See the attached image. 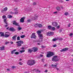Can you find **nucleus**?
I'll use <instances>...</instances> for the list:
<instances>
[{"mask_svg": "<svg viewBox=\"0 0 73 73\" xmlns=\"http://www.w3.org/2000/svg\"><path fill=\"white\" fill-rule=\"evenodd\" d=\"M52 61H58V59L57 56H54L52 59Z\"/></svg>", "mask_w": 73, "mask_h": 73, "instance_id": "4", "label": "nucleus"}, {"mask_svg": "<svg viewBox=\"0 0 73 73\" xmlns=\"http://www.w3.org/2000/svg\"><path fill=\"white\" fill-rule=\"evenodd\" d=\"M44 61H45V60L44 59H42V62H44Z\"/></svg>", "mask_w": 73, "mask_h": 73, "instance_id": "55", "label": "nucleus"}, {"mask_svg": "<svg viewBox=\"0 0 73 73\" xmlns=\"http://www.w3.org/2000/svg\"><path fill=\"white\" fill-rule=\"evenodd\" d=\"M51 30H52V31H54V30H55V27H51Z\"/></svg>", "mask_w": 73, "mask_h": 73, "instance_id": "24", "label": "nucleus"}, {"mask_svg": "<svg viewBox=\"0 0 73 73\" xmlns=\"http://www.w3.org/2000/svg\"><path fill=\"white\" fill-rule=\"evenodd\" d=\"M64 51V48H63L61 50H60V52H62Z\"/></svg>", "mask_w": 73, "mask_h": 73, "instance_id": "45", "label": "nucleus"}, {"mask_svg": "<svg viewBox=\"0 0 73 73\" xmlns=\"http://www.w3.org/2000/svg\"><path fill=\"white\" fill-rule=\"evenodd\" d=\"M9 31H12V32H13L15 31V29L13 28H11L9 29Z\"/></svg>", "mask_w": 73, "mask_h": 73, "instance_id": "16", "label": "nucleus"}, {"mask_svg": "<svg viewBox=\"0 0 73 73\" xmlns=\"http://www.w3.org/2000/svg\"><path fill=\"white\" fill-rule=\"evenodd\" d=\"M36 35H35V33H33L32 34L31 36V38H35L36 39Z\"/></svg>", "mask_w": 73, "mask_h": 73, "instance_id": "5", "label": "nucleus"}, {"mask_svg": "<svg viewBox=\"0 0 73 73\" xmlns=\"http://www.w3.org/2000/svg\"><path fill=\"white\" fill-rule=\"evenodd\" d=\"M48 28L49 29H50V30H51V29L52 28V27L51 26H48Z\"/></svg>", "mask_w": 73, "mask_h": 73, "instance_id": "28", "label": "nucleus"}, {"mask_svg": "<svg viewBox=\"0 0 73 73\" xmlns=\"http://www.w3.org/2000/svg\"><path fill=\"white\" fill-rule=\"evenodd\" d=\"M21 49L22 50H24V47H22L21 48Z\"/></svg>", "mask_w": 73, "mask_h": 73, "instance_id": "52", "label": "nucleus"}, {"mask_svg": "<svg viewBox=\"0 0 73 73\" xmlns=\"http://www.w3.org/2000/svg\"><path fill=\"white\" fill-rule=\"evenodd\" d=\"M52 25L54 27H56L58 25V23L56 22H54L52 23Z\"/></svg>", "mask_w": 73, "mask_h": 73, "instance_id": "8", "label": "nucleus"}, {"mask_svg": "<svg viewBox=\"0 0 73 73\" xmlns=\"http://www.w3.org/2000/svg\"><path fill=\"white\" fill-rule=\"evenodd\" d=\"M44 72H45V73H47V72H48V70H45V71H44Z\"/></svg>", "mask_w": 73, "mask_h": 73, "instance_id": "59", "label": "nucleus"}, {"mask_svg": "<svg viewBox=\"0 0 73 73\" xmlns=\"http://www.w3.org/2000/svg\"><path fill=\"white\" fill-rule=\"evenodd\" d=\"M27 64L29 65H31V59L29 60L27 62Z\"/></svg>", "mask_w": 73, "mask_h": 73, "instance_id": "13", "label": "nucleus"}, {"mask_svg": "<svg viewBox=\"0 0 73 73\" xmlns=\"http://www.w3.org/2000/svg\"><path fill=\"white\" fill-rule=\"evenodd\" d=\"M36 3L35 2L33 3V5H36Z\"/></svg>", "mask_w": 73, "mask_h": 73, "instance_id": "63", "label": "nucleus"}, {"mask_svg": "<svg viewBox=\"0 0 73 73\" xmlns=\"http://www.w3.org/2000/svg\"><path fill=\"white\" fill-rule=\"evenodd\" d=\"M59 32H62V30H60Z\"/></svg>", "mask_w": 73, "mask_h": 73, "instance_id": "64", "label": "nucleus"}, {"mask_svg": "<svg viewBox=\"0 0 73 73\" xmlns=\"http://www.w3.org/2000/svg\"><path fill=\"white\" fill-rule=\"evenodd\" d=\"M31 65H34L36 63L35 60L33 59H31Z\"/></svg>", "mask_w": 73, "mask_h": 73, "instance_id": "12", "label": "nucleus"}, {"mask_svg": "<svg viewBox=\"0 0 73 73\" xmlns=\"http://www.w3.org/2000/svg\"><path fill=\"white\" fill-rule=\"evenodd\" d=\"M70 24H69L68 25V27H70Z\"/></svg>", "mask_w": 73, "mask_h": 73, "instance_id": "57", "label": "nucleus"}, {"mask_svg": "<svg viewBox=\"0 0 73 73\" xmlns=\"http://www.w3.org/2000/svg\"><path fill=\"white\" fill-rule=\"evenodd\" d=\"M47 35L49 36H51V35H54V33L53 32H49L48 33H47Z\"/></svg>", "mask_w": 73, "mask_h": 73, "instance_id": "7", "label": "nucleus"}, {"mask_svg": "<svg viewBox=\"0 0 73 73\" xmlns=\"http://www.w3.org/2000/svg\"><path fill=\"white\" fill-rule=\"evenodd\" d=\"M69 35L70 37H72V36H73V33H70Z\"/></svg>", "mask_w": 73, "mask_h": 73, "instance_id": "33", "label": "nucleus"}, {"mask_svg": "<svg viewBox=\"0 0 73 73\" xmlns=\"http://www.w3.org/2000/svg\"><path fill=\"white\" fill-rule=\"evenodd\" d=\"M28 51L29 53H31V52H32V50H31V49H29L28 50Z\"/></svg>", "mask_w": 73, "mask_h": 73, "instance_id": "32", "label": "nucleus"}, {"mask_svg": "<svg viewBox=\"0 0 73 73\" xmlns=\"http://www.w3.org/2000/svg\"><path fill=\"white\" fill-rule=\"evenodd\" d=\"M35 27H37L38 26V27H39V28H41V27H42V25L41 24H35Z\"/></svg>", "mask_w": 73, "mask_h": 73, "instance_id": "9", "label": "nucleus"}, {"mask_svg": "<svg viewBox=\"0 0 73 73\" xmlns=\"http://www.w3.org/2000/svg\"><path fill=\"white\" fill-rule=\"evenodd\" d=\"M24 19H25V17H23V18H21L20 21L21 22V23H23L24 22Z\"/></svg>", "mask_w": 73, "mask_h": 73, "instance_id": "11", "label": "nucleus"}, {"mask_svg": "<svg viewBox=\"0 0 73 73\" xmlns=\"http://www.w3.org/2000/svg\"><path fill=\"white\" fill-rule=\"evenodd\" d=\"M41 41H42V40H37L36 41V42H41Z\"/></svg>", "mask_w": 73, "mask_h": 73, "instance_id": "39", "label": "nucleus"}, {"mask_svg": "<svg viewBox=\"0 0 73 73\" xmlns=\"http://www.w3.org/2000/svg\"><path fill=\"white\" fill-rule=\"evenodd\" d=\"M37 17V16H35L34 18H33V19H32V20H36V19H37V17Z\"/></svg>", "mask_w": 73, "mask_h": 73, "instance_id": "25", "label": "nucleus"}, {"mask_svg": "<svg viewBox=\"0 0 73 73\" xmlns=\"http://www.w3.org/2000/svg\"><path fill=\"white\" fill-rule=\"evenodd\" d=\"M13 25H15L16 26H18L19 24L17 23V22L16 21H13Z\"/></svg>", "mask_w": 73, "mask_h": 73, "instance_id": "10", "label": "nucleus"}, {"mask_svg": "<svg viewBox=\"0 0 73 73\" xmlns=\"http://www.w3.org/2000/svg\"><path fill=\"white\" fill-rule=\"evenodd\" d=\"M53 47H56V44H54L53 46Z\"/></svg>", "mask_w": 73, "mask_h": 73, "instance_id": "50", "label": "nucleus"}, {"mask_svg": "<svg viewBox=\"0 0 73 73\" xmlns=\"http://www.w3.org/2000/svg\"><path fill=\"white\" fill-rule=\"evenodd\" d=\"M7 71H10V70H10V69H7Z\"/></svg>", "mask_w": 73, "mask_h": 73, "instance_id": "54", "label": "nucleus"}, {"mask_svg": "<svg viewBox=\"0 0 73 73\" xmlns=\"http://www.w3.org/2000/svg\"><path fill=\"white\" fill-rule=\"evenodd\" d=\"M35 72H40V71H38V70H35Z\"/></svg>", "mask_w": 73, "mask_h": 73, "instance_id": "44", "label": "nucleus"}, {"mask_svg": "<svg viewBox=\"0 0 73 73\" xmlns=\"http://www.w3.org/2000/svg\"><path fill=\"white\" fill-rule=\"evenodd\" d=\"M40 31H37V33L39 37V38L41 40H42V38H43V36H42V35L40 34L41 32H42L43 31V30H40Z\"/></svg>", "mask_w": 73, "mask_h": 73, "instance_id": "1", "label": "nucleus"}, {"mask_svg": "<svg viewBox=\"0 0 73 73\" xmlns=\"http://www.w3.org/2000/svg\"><path fill=\"white\" fill-rule=\"evenodd\" d=\"M3 9H4L5 11L6 12V11H7V10H8V8H7V7H5Z\"/></svg>", "mask_w": 73, "mask_h": 73, "instance_id": "26", "label": "nucleus"}, {"mask_svg": "<svg viewBox=\"0 0 73 73\" xmlns=\"http://www.w3.org/2000/svg\"><path fill=\"white\" fill-rule=\"evenodd\" d=\"M56 9L57 11H60L61 10V8H60V7L58 6L56 7Z\"/></svg>", "mask_w": 73, "mask_h": 73, "instance_id": "15", "label": "nucleus"}, {"mask_svg": "<svg viewBox=\"0 0 73 73\" xmlns=\"http://www.w3.org/2000/svg\"><path fill=\"white\" fill-rule=\"evenodd\" d=\"M4 21L6 24H8V23L7 22V20L6 19H4Z\"/></svg>", "mask_w": 73, "mask_h": 73, "instance_id": "21", "label": "nucleus"}, {"mask_svg": "<svg viewBox=\"0 0 73 73\" xmlns=\"http://www.w3.org/2000/svg\"><path fill=\"white\" fill-rule=\"evenodd\" d=\"M42 48H45V46H42Z\"/></svg>", "mask_w": 73, "mask_h": 73, "instance_id": "58", "label": "nucleus"}, {"mask_svg": "<svg viewBox=\"0 0 73 73\" xmlns=\"http://www.w3.org/2000/svg\"><path fill=\"white\" fill-rule=\"evenodd\" d=\"M60 7H61V8L62 9H63V6H62V5H61Z\"/></svg>", "mask_w": 73, "mask_h": 73, "instance_id": "56", "label": "nucleus"}, {"mask_svg": "<svg viewBox=\"0 0 73 73\" xmlns=\"http://www.w3.org/2000/svg\"><path fill=\"white\" fill-rule=\"evenodd\" d=\"M5 18H6V16H5V15H3L2 17L3 19H5Z\"/></svg>", "mask_w": 73, "mask_h": 73, "instance_id": "38", "label": "nucleus"}, {"mask_svg": "<svg viewBox=\"0 0 73 73\" xmlns=\"http://www.w3.org/2000/svg\"><path fill=\"white\" fill-rule=\"evenodd\" d=\"M9 43V42H5V44H8Z\"/></svg>", "mask_w": 73, "mask_h": 73, "instance_id": "51", "label": "nucleus"}, {"mask_svg": "<svg viewBox=\"0 0 73 73\" xmlns=\"http://www.w3.org/2000/svg\"><path fill=\"white\" fill-rule=\"evenodd\" d=\"M19 65H23V63H22V62H19Z\"/></svg>", "mask_w": 73, "mask_h": 73, "instance_id": "43", "label": "nucleus"}, {"mask_svg": "<svg viewBox=\"0 0 73 73\" xmlns=\"http://www.w3.org/2000/svg\"><path fill=\"white\" fill-rule=\"evenodd\" d=\"M7 17L9 19H11V18H12V16L11 15H7Z\"/></svg>", "mask_w": 73, "mask_h": 73, "instance_id": "22", "label": "nucleus"}, {"mask_svg": "<svg viewBox=\"0 0 73 73\" xmlns=\"http://www.w3.org/2000/svg\"><path fill=\"white\" fill-rule=\"evenodd\" d=\"M54 14H57V11H55L53 13Z\"/></svg>", "mask_w": 73, "mask_h": 73, "instance_id": "46", "label": "nucleus"}, {"mask_svg": "<svg viewBox=\"0 0 73 73\" xmlns=\"http://www.w3.org/2000/svg\"><path fill=\"white\" fill-rule=\"evenodd\" d=\"M4 46L0 47V50H4Z\"/></svg>", "mask_w": 73, "mask_h": 73, "instance_id": "17", "label": "nucleus"}, {"mask_svg": "<svg viewBox=\"0 0 73 73\" xmlns=\"http://www.w3.org/2000/svg\"><path fill=\"white\" fill-rule=\"evenodd\" d=\"M13 42H10V43L11 44H13Z\"/></svg>", "mask_w": 73, "mask_h": 73, "instance_id": "62", "label": "nucleus"}, {"mask_svg": "<svg viewBox=\"0 0 73 73\" xmlns=\"http://www.w3.org/2000/svg\"><path fill=\"white\" fill-rule=\"evenodd\" d=\"M24 37H25V35H23L21 36L20 37L21 38H23Z\"/></svg>", "mask_w": 73, "mask_h": 73, "instance_id": "31", "label": "nucleus"}, {"mask_svg": "<svg viewBox=\"0 0 73 73\" xmlns=\"http://www.w3.org/2000/svg\"><path fill=\"white\" fill-rule=\"evenodd\" d=\"M57 39H56V38H54L53 39V41H56V40H57Z\"/></svg>", "mask_w": 73, "mask_h": 73, "instance_id": "42", "label": "nucleus"}, {"mask_svg": "<svg viewBox=\"0 0 73 73\" xmlns=\"http://www.w3.org/2000/svg\"><path fill=\"white\" fill-rule=\"evenodd\" d=\"M33 50L35 52L37 50V47L33 48Z\"/></svg>", "mask_w": 73, "mask_h": 73, "instance_id": "14", "label": "nucleus"}, {"mask_svg": "<svg viewBox=\"0 0 73 73\" xmlns=\"http://www.w3.org/2000/svg\"><path fill=\"white\" fill-rule=\"evenodd\" d=\"M14 11H15V14H17L18 13V12H17V8H16L14 9Z\"/></svg>", "mask_w": 73, "mask_h": 73, "instance_id": "18", "label": "nucleus"}, {"mask_svg": "<svg viewBox=\"0 0 73 73\" xmlns=\"http://www.w3.org/2000/svg\"><path fill=\"white\" fill-rule=\"evenodd\" d=\"M16 51V49H15L11 51V54H13L15 53V51Z\"/></svg>", "mask_w": 73, "mask_h": 73, "instance_id": "20", "label": "nucleus"}, {"mask_svg": "<svg viewBox=\"0 0 73 73\" xmlns=\"http://www.w3.org/2000/svg\"><path fill=\"white\" fill-rule=\"evenodd\" d=\"M0 34L1 35V36H4V33H3V32H1L0 33Z\"/></svg>", "mask_w": 73, "mask_h": 73, "instance_id": "23", "label": "nucleus"}, {"mask_svg": "<svg viewBox=\"0 0 73 73\" xmlns=\"http://www.w3.org/2000/svg\"><path fill=\"white\" fill-rule=\"evenodd\" d=\"M43 56V55L42 54H40V56L42 57Z\"/></svg>", "mask_w": 73, "mask_h": 73, "instance_id": "61", "label": "nucleus"}, {"mask_svg": "<svg viewBox=\"0 0 73 73\" xmlns=\"http://www.w3.org/2000/svg\"><path fill=\"white\" fill-rule=\"evenodd\" d=\"M52 66H53V67H57V65L52 64Z\"/></svg>", "mask_w": 73, "mask_h": 73, "instance_id": "36", "label": "nucleus"}, {"mask_svg": "<svg viewBox=\"0 0 73 73\" xmlns=\"http://www.w3.org/2000/svg\"><path fill=\"white\" fill-rule=\"evenodd\" d=\"M5 25V28H7V26L8 25Z\"/></svg>", "mask_w": 73, "mask_h": 73, "instance_id": "53", "label": "nucleus"}, {"mask_svg": "<svg viewBox=\"0 0 73 73\" xmlns=\"http://www.w3.org/2000/svg\"><path fill=\"white\" fill-rule=\"evenodd\" d=\"M17 40H20V38L19 36H18L17 38Z\"/></svg>", "mask_w": 73, "mask_h": 73, "instance_id": "30", "label": "nucleus"}, {"mask_svg": "<svg viewBox=\"0 0 73 73\" xmlns=\"http://www.w3.org/2000/svg\"><path fill=\"white\" fill-rule=\"evenodd\" d=\"M53 55V52H49L47 54L46 56L47 57H50Z\"/></svg>", "mask_w": 73, "mask_h": 73, "instance_id": "2", "label": "nucleus"}, {"mask_svg": "<svg viewBox=\"0 0 73 73\" xmlns=\"http://www.w3.org/2000/svg\"><path fill=\"white\" fill-rule=\"evenodd\" d=\"M27 23H30L31 22V19H28L27 21Z\"/></svg>", "mask_w": 73, "mask_h": 73, "instance_id": "29", "label": "nucleus"}, {"mask_svg": "<svg viewBox=\"0 0 73 73\" xmlns=\"http://www.w3.org/2000/svg\"><path fill=\"white\" fill-rule=\"evenodd\" d=\"M69 13L68 12H66L65 13V15L66 16H67V15H68Z\"/></svg>", "mask_w": 73, "mask_h": 73, "instance_id": "37", "label": "nucleus"}, {"mask_svg": "<svg viewBox=\"0 0 73 73\" xmlns=\"http://www.w3.org/2000/svg\"><path fill=\"white\" fill-rule=\"evenodd\" d=\"M60 27V25H58L57 27L56 28H58V29Z\"/></svg>", "mask_w": 73, "mask_h": 73, "instance_id": "48", "label": "nucleus"}, {"mask_svg": "<svg viewBox=\"0 0 73 73\" xmlns=\"http://www.w3.org/2000/svg\"><path fill=\"white\" fill-rule=\"evenodd\" d=\"M68 50V48H64V51H66V50Z\"/></svg>", "mask_w": 73, "mask_h": 73, "instance_id": "34", "label": "nucleus"}, {"mask_svg": "<svg viewBox=\"0 0 73 73\" xmlns=\"http://www.w3.org/2000/svg\"><path fill=\"white\" fill-rule=\"evenodd\" d=\"M16 43L17 44V46H21V44H23L24 42L21 40H20L17 42Z\"/></svg>", "mask_w": 73, "mask_h": 73, "instance_id": "3", "label": "nucleus"}, {"mask_svg": "<svg viewBox=\"0 0 73 73\" xmlns=\"http://www.w3.org/2000/svg\"><path fill=\"white\" fill-rule=\"evenodd\" d=\"M13 40H16V36H14L12 37Z\"/></svg>", "mask_w": 73, "mask_h": 73, "instance_id": "19", "label": "nucleus"}, {"mask_svg": "<svg viewBox=\"0 0 73 73\" xmlns=\"http://www.w3.org/2000/svg\"><path fill=\"white\" fill-rule=\"evenodd\" d=\"M15 68V66H13L12 67V69H14V68Z\"/></svg>", "mask_w": 73, "mask_h": 73, "instance_id": "47", "label": "nucleus"}, {"mask_svg": "<svg viewBox=\"0 0 73 73\" xmlns=\"http://www.w3.org/2000/svg\"><path fill=\"white\" fill-rule=\"evenodd\" d=\"M10 36V33L9 32H6L5 35V37H8Z\"/></svg>", "mask_w": 73, "mask_h": 73, "instance_id": "6", "label": "nucleus"}, {"mask_svg": "<svg viewBox=\"0 0 73 73\" xmlns=\"http://www.w3.org/2000/svg\"><path fill=\"white\" fill-rule=\"evenodd\" d=\"M1 12L2 13H4V12H5V11L3 9L1 11Z\"/></svg>", "mask_w": 73, "mask_h": 73, "instance_id": "35", "label": "nucleus"}, {"mask_svg": "<svg viewBox=\"0 0 73 73\" xmlns=\"http://www.w3.org/2000/svg\"><path fill=\"white\" fill-rule=\"evenodd\" d=\"M10 13H11V14H14V13H13V12H11Z\"/></svg>", "mask_w": 73, "mask_h": 73, "instance_id": "60", "label": "nucleus"}, {"mask_svg": "<svg viewBox=\"0 0 73 73\" xmlns=\"http://www.w3.org/2000/svg\"><path fill=\"white\" fill-rule=\"evenodd\" d=\"M17 28L18 31H20L21 29H22V28L20 27H18Z\"/></svg>", "mask_w": 73, "mask_h": 73, "instance_id": "27", "label": "nucleus"}, {"mask_svg": "<svg viewBox=\"0 0 73 73\" xmlns=\"http://www.w3.org/2000/svg\"><path fill=\"white\" fill-rule=\"evenodd\" d=\"M59 2H60V3H62L63 1H62V0H59Z\"/></svg>", "mask_w": 73, "mask_h": 73, "instance_id": "49", "label": "nucleus"}, {"mask_svg": "<svg viewBox=\"0 0 73 73\" xmlns=\"http://www.w3.org/2000/svg\"><path fill=\"white\" fill-rule=\"evenodd\" d=\"M15 54H19V52H16L15 53Z\"/></svg>", "mask_w": 73, "mask_h": 73, "instance_id": "41", "label": "nucleus"}, {"mask_svg": "<svg viewBox=\"0 0 73 73\" xmlns=\"http://www.w3.org/2000/svg\"><path fill=\"white\" fill-rule=\"evenodd\" d=\"M25 52V50H22L20 51V53H23V52Z\"/></svg>", "mask_w": 73, "mask_h": 73, "instance_id": "40", "label": "nucleus"}]
</instances>
